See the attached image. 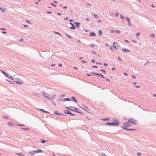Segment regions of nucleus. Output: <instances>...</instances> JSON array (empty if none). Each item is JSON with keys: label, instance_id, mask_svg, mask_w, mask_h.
<instances>
[{"label": "nucleus", "instance_id": "1", "mask_svg": "<svg viewBox=\"0 0 156 156\" xmlns=\"http://www.w3.org/2000/svg\"><path fill=\"white\" fill-rule=\"evenodd\" d=\"M113 121H114V122H107L106 123L105 125L111 126H116L119 124V122L117 120H115V119H114Z\"/></svg>", "mask_w": 156, "mask_h": 156}, {"label": "nucleus", "instance_id": "2", "mask_svg": "<svg viewBox=\"0 0 156 156\" xmlns=\"http://www.w3.org/2000/svg\"><path fill=\"white\" fill-rule=\"evenodd\" d=\"M66 108L70 111H74L76 112H79L77 111V110H80V109L78 108H77L76 107L70 106L69 107H66Z\"/></svg>", "mask_w": 156, "mask_h": 156}, {"label": "nucleus", "instance_id": "3", "mask_svg": "<svg viewBox=\"0 0 156 156\" xmlns=\"http://www.w3.org/2000/svg\"><path fill=\"white\" fill-rule=\"evenodd\" d=\"M131 126L130 125L129 123L127 122H125L123 123L122 126V128H123V129H124V128H128V127L129 126Z\"/></svg>", "mask_w": 156, "mask_h": 156}, {"label": "nucleus", "instance_id": "4", "mask_svg": "<svg viewBox=\"0 0 156 156\" xmlns=\"http://www.w3.org/2000/svg\"><path fill=\"white\" fill-rule=\"evenodd\" d=\"M128 122L130 123H131L133 124L136 125L137 124V121L134 119L133 118H130L128 119Z\"/></svg>", "mask_w": 156, "mask_h": 156}, {"label": "nucleus", "instance_id": "5", "mask_svg": "<svg viewBox=\"0 0 156 156\" xmlns=\"http://www.w3.org/2000/svg\"><path fill=\"white\" fill-rule=\"evenodd\" d=\"M43 97L44 98H46L48 100H49L50 98L49 97V94L46 93L44 92H43L42 93Z\"/></svg>", "mask_w": 156, "mask_h": 156}, {"label": "nucleus", "instance_id": "6", "mask_svg": "<svg viewBox=\"0 0 156 156\" xmlns=\"http://www.w3.org/2000/svg\"><path fill=\"white\" fill-rule=\"evenodd\" d=\"M64 112L66 114H69L71 116H75L76 115H75L73 114L70 111L67 110H64Z\"/></svg>", "mask_w": 156, "mask_h": 156}, {"label": "nucleus", "instance_id": "7", "mask_svg": "<svg viewBox=\"0 0 156 156\" xmlns=\"http://www.w3.org/2000/svg\"><path fill=\"white\" fill-rule=\"evenodd\" d=\"M17 81L16 82V83L18 84H21L23 83V81L21 79L19 78H18Z\"/></svg>", "mask_w": 156, "mask_h": 156}, {"label": "nucleus", "instance_id": "8", "mask_svg": "<svg viewBox=\"0 0 156 156\" xmlns=\"http://www.w3.org/2000/svg\"><path fill=\"white\" fill-rule=\"evenodd\" d=\"M32 95L35 96L36 97L40 98L41 95L40 94H38L37 93H34L32 94Z\"/></svg>", "mask_w": 156, "mask_h": 156}, {"label": "nucleus", "instance_id": "9", "mask_svg": "<svg viewBox=\"0 0 156 156\" xmlns=\"http://www.w3.org/2000/svg\"><path fill=\"white\" fill-rule=\"evenodd\" d=\"M125 18H126V20L127 21H128V25H129V27L131 26V24L130 22V20H129V18L128 17L126 16Z\"/></svg>", "mask_w": 156, "mask_h": 156}, {"label": "nucleus", "instance_id": "10", "mask_svg": "<svg viewBox=\"0 0 156 156\" xmlns=\"http://www.w3.org/2000/svg\"><path fill=\"white\" fill-rule=\"evenodd\" d=\"M116 44H117L115 42H113V47L115 50H117L118 49L116 47Z\"/></svg>", "mask_w": 156, "mask_h": 156}, {"label": "nucleus", "instance_id": "11", "mask_svg": "<svg viewBox=\"0 0 156 156\" xmlns=\"http://www.w3.org/2000/svg\"><path fill=\"white\" fill-rule=\"evenodd\" d=\"M95 34L94 32H91L89 33V35L90 36L92 37H95Z\"/></svg>", "mask_w": 156, "mask_h": 156}, {"label": "nucleus", "instance_id": "12", "mask_svg": "<svg viewBox=\"0 0 156 156\" xmlns=\"http://www.w3.org/2000/svg\"><path fill=\"white\" fill-rule=\"evenodd\" d=\"M54 114H56V115H63V116H65L66 115H64V114H62V113H58V112L57 111H55L54 112Z\"/></svg>", "mask_w": 156, "mask_h": 156}, {"label": "nucleus", "instance_id": "13", "mask_svg": "<svg viewBox=\"0 0 156 156\" xmlns=\"http://www.w3.org/2000/svg\"><path fill=\"white\" fill-rule=\"evenodd\" d=\"M122 50L123 52L126 53L129 52L130 51V50L124 48H122Z\"/></svg>", "mask_w": 156, "mask_h": 156}, {"label": "nucleus", "instance_id": "14", "mask_svg": "<svg viewBox=\"0 0 156 156\" xmlns=\"http://www.w3.org/2000/svg\"><path fill=\"white\" fill-rule=\"evenodd\" d=\"M29 153L31 155H33L34 154H36V151H30L29 152Z\"/></svg>", "mask_w": 156, "mask_h": 156}, {"label": "nucleus", "instance_id": "15", "mask_svg": "<svg viewBox=\"0 0 156 156\" xmlns=\"http://www.w3.org/2000/svg\"><path fill=\"white\" fill-rule=\"evenodd\" d=\"M72 100L76 102H77V101L76 98L75 97H74V96H73V97H72L71 98V99Z\"/></svg>", "mask_w": 156, "mask_h": 156}, {"label": "nucleus", "instance_id": "16", "mask_svg": "<svg viewBox=\"0 0 156 156\" xmlns=\"http://www.w3.org/2000/svg\"><path fill=\"white\" fill-rule=\"evenodd\" d=\"M1 72L6 76L8 77V73L5 71L2 70H0Z\"/></svg>", "mask_w": 156, "mask_h": 156}, {"label": "nucleus", "instance_id": "17", "mask_svg": "<svg viewBox=\"0 0 156 156\" xmlns=\"http://www.w3.org/2000/svg\"><path fill=\"white\" fill-rule=\"evenodd\" d=\"M74 24L77 27L79 28V26L80 25V23L79 22H75L74 23Z\"/></svg>", "mask_w": 156, "mask_h": 156}, {"label": "nucleus", "instance_id": "18", "mask_svg": "<svg viewBox=\"0 0 156 156\" xmlns=\"http://www.w3.org/2000/svg\"><path fill=\"white\" fill-rule=\"evenodd\" d=\"M0 10L2 12H5L6 10V9L5 8H2L0 7Z\"/></svg>", "mask_w": 156, "mask_h": 156}, {"label": "nucleus", "instance_id": "19", "mask_svg": "<svg viewBox=\"0 0 156 156\" xmlns=\"http://www.w3.org/2000/svg\"><path fill=\"white\" fill-rule=\"evenodd\" d=\"M124 129L127 130V131H130V130H132V131H135L136 130V129H129V128H124Z\"/></svg>", "mask_w": 156, "mask_h": 156}, {"label": "nucleus", "instance_id": "20", "mask_svg": "<svg viewBox=\"0 0 156 156\" xmlns=\"http://www.w3.org/2000/svg\"><path fill=\"white\" fill-rule=\"evenodd\" d=\"M18 78H16L15 77H13V79H12V80L14 82L16 83L17 82V80Z\"/></svg>", "mask_w": 156, "mask_h": 156}, {"label": "nucleus", "instance_id": "21", "mask_svg": "<svg viewBox=\"0 0 156 156\" xmlns=\"http://www.w3.org/2000/svg\"><path fill=\"white\" fill-rule=\"evenodd\" d=\"M36 151V153L37 154V153H39V152H43V151L42 150H41L39 149H37V151Z\"/></svg>", "mask_w": 156, "mask_h": 156}, {"label": "nucleus", "instance_id": "22", "mask_svg": "<svg viewBox=\"0 0 156 156\" xmlns=\"http://www.w3.org/2000/svg\"><path fill=\"white\" fill-rule=\"evenodd\" d=\"M99 36H101L102 35L103 32L101 30H99L98 31Z\"/></svg>", "mask_w": 156, "mask_h": 156}, {"label": "nucleus", "instance_id": "23", "mask_svg": "<svg viewBox=\"0 0 156 156\" xmlns=\"http://www.w3.org/2000/svg\"><path fill=\"white\" fill-rule=\"evenodd\" d=\"M71 99L70 98H65L64 99L63 101H71Z\"/></svg>", "mask_w": 156, "mask_h": 156}, {"label": "nucleus", "instance_id": "24", "mask_svg": "<svg viewBox=\"0 0 156 156\" xmlns=\"http://www.w3.org/2000/svg\"><path fill=\"white\" fill-rule=\"evenodd\" d=\"M41 143H42V144H44V143H46V142H47V141H48V140H43V139H41Z\"/></svg>", "mask_w": 156, "mask_h": 156}, {"label": "nucleus", "instance_id": "25", "mask_svg": "<svg viewBox=\"0 0 156 156\" xmlns=\"http://www.w3.org/2000/svg\"><path fill=\"white\" fill-rule=\"evenodd\" d=\"M39 110L43 112L44 113H49V112L45 111L43 109H39Z\"/></svg>", "mask_w": 156, "mask_h": 156}, {"label": "nucleus", "instance_id": "26", "mask_svg": "<svg viewBox=\"0 0 156 156\" xmlns=\"http://www.w3.org/2000/svg\"><path fill=\"white\" fill-rule=\"evenodd\" d=\"M79 111H81V110H77V111L79 112H78V113H79L81 114V115H83L84 114V113L82 112H80Z\"/></svg>", "mask_w": 156, "mask_h": 156}, {"label": "nucleus", "instance_id": "27", "mask_svg": "<svg viewBox=\"0 0 156 156\" xmlns=\"http://www.w3.org/2000/svg\"><path fill=\"white\" fill-rule=\"evenodd\" d=\"M76 28V26L74 25H72L70 27V29H75Z\"/></svg>", "mask_w": 156, "mask_h": 156}, {"label": "nucleus", "instance_id": "28", "mask_svg": "<svg viewBox=\"0 0 156 156\" xmlns=\"http://www.w3.org/2000/svg\"><path fill=\"white\" fill-rule=\"evenodd\" d=\"M110 118L108 117V118H107L103 119V120L105 121H109L110 120Z\"/></svg>", "mask_w": 156, "mask_h": 156}, {"label": "nucleus", "instance_id": "29", "mask_svg": "<svg viewBox=\"0 0 156 156\" xmlns=\"http://www.w3.org/2000/svg\"><path fill=\"white\" fill-rule=\"evenodd\" d=\"M98 76H100L101 77L103 78H105V77L103 75H102L101 73H98Z\"/></svg>", "mask_w": 156, "mask_h": 156}, {"label": "nucleus", "instance_id": "30", "mask_svg": "<svg viewBox=\"0 0 156 156\" xmlns=\"http://www.w3.org/2000/svg\"><path fill=\"white\" fill-rule=\"evenodd\" d=\"M21 129L23 130H27L29 129L28 128H21Z\"/></svg>", "mask_w": 156, "mask_h": 156}, {"label": "nucleus", "instance_id": "31", "mask_svg": "<svg viewBox=\"0 0 156 156\" xmlns=\"http://www.w3.org/2000/svg\"><path fill=\"white\" fill-rule=\"evenodd\" d=\"M90 47H96V45H95V44H91L90 45Z\"/></svg>", "mask_w": 156, "mask_h": 156}, {"label": "nucleus", "instance_id": "32", "mask_svg": "<svg viewBox=\"0 0 156 156\" xmlns=\"http://www.w3.org/2000/svg\"><path fill=\"white\" fill-rule=\"evenodd\" d=\"M92 15L94 16L95 18H98V16L97 15H95L94 13H92Z\"/></svg>", "mask_w": 156, "mask_h": 156}, {"label": "nucleus", "instance_id": "33", "mask_svg": "<svg viewBox=\"0 0 156 156\" xmlns=\"http://www.w3.org/2000/svg\"><path fill=\"white\" fill-rule=\"evenodd\" d=\"M8 77L9 79H11L12 80V79H13V77L11 76H9L8 75V77Z\"/></svg>", "mask_w": 156, "mask_h": 156}, {"label": "nucleus", "instance_id": "34", "mask_svg": "<svg viewBox=\"0 0 156 156\" xmlns=\"http://www.w3.org/2000/svg\"><path fill=\"white\" fill-rule=\"evenodd\" d=\"M91 74L93 75H94L98 76V73H94V72H91Z\"/></svg>", "mask_w": 156, "mask_h": 156}, {"label": "nucleus", "instance_id": "35", "mask_svg": "<svg viewBox=\"0 0 156 156\" xmlns=\"http://www.w3.org/2000/svg\"><path fill=\"white\" fill-rule=\"evenodd\" d=\"M54 33H55V34H58L60 35L61 36H62V35L60 33H59V32H55V31H54Z\"/></svg>", "mask_w": 156, "mask_h": 156}, {"label": "nucleus", "instance_id": "36", "mask_svg": "<svg viewBox=\"0 0 156 156\" xmlns=\"http://www.w3.org/2000/svg\"><path fill=\"white\" fill-rule=\"evenodd\" d=\"M8 125H9V126H12V123L11 122H8Z\"/></svg>", "mask_w": 156, "mask_h": 156}, {"label": "nucleus", "instance_id": "37", "mask_svg": "<svg viewBox=\"0 0 156 156\" xmlns=\"http://www.w3.org/2000/svg\"><path fill=\"white\" fill-rule=\"evenodd\" d=\"M100 71L101 72H104L105 74L106 73V72L104 69H101L100 70Z\"/></svg>", "mask_w": 156, "mask_h": 156}, {"label": "nucleus", "instance_id": "38", "mask_svg": "<svg viewBox=\"0 0 156 156\" xmlns=\"http://www.w3.org/2000/svg\"><path fill=\"white\" fill-rule=\"evenodd\" d=\"M150 64L149 62V61H147L146 63H145L144 64V65L146 66V65H147V64Z\"/></svg>", "mask_w": 156, "mask_h": 156}, {"label": "nucleus", "instance_id": "39", "mask_svg": "<svg viewBox=\"0 0 156 156\" xmlns=\"http://www.w3.org/2000/svg\"><path fill=\"white\" fill-rule=\"evenodd\" d=\"M120 18L121 19L124 20V17L121 14L120 15Z\"/></svg>", "mask_w": 156, "mask_h": 156}, {"label": "nucleus", "instance_id": "40", "mask_svg": "<svg viewBox=\"0 0 156 156\" xmlns=\"http://www.w3.org/2000/svg\"><path fill=\"white\" fill-rule=\"evenodd\" d=\"M2 117L3 118L5 119H8V118L7 116H2Z\"/></svg>", "mask_w": 156, "mask_h": 156}, {"label": "nucleus", "instance_id": "41", "mask_svg": "<svg viewBox=\"0 0 156 156\" xmlns=\"http://www.w3.org/2000/svg\"><path fill=\"white\" fill-rule=\"evenodd\" d=\"M155 34H152L150 35V37L154 38L155 37Z\"/></svg>", "mask_w": 156, "mask_h": 156}, {"label": "nucleus", "instance_id": "42", "mask_svg": "<svg viewBox=\"0 0 156 156\" xmlns=\"http://www.w3.org/2000/svg\"><path fill=\"white\" fill-rule=\"evenodd\" d=\"M119 14L118 12H116L115 14V17H117L118 16Z\"/></svg>", "mask_w": 156, "mask_h": 156}, {"label": "nucleus", "instance_id": "43", "mask_svg": "<svg viewBox=\"0 0 156 156\" xmlns=\"http://www.w3.org/2000/svg\"><path fill=\"white\" fill-rule=\"evenodd\" d=\"M16 154L19 156H21L22 155V154L21 153H17Z\"/></svg>", "mask_w": 156, "mask_h": 156}, {"label": "nucleus", "instance_id": "44", "mask_svg": "<svg viewBox=\"0 0 156 156\" xmlns=\"http://www.w3.org/2000/svg\"><path fill=\"white\" fill-rule=\"evenodd\" d=\"M26 22L27 23H29V24H31V22L30 21H29V20H26Z\"/></svg>", "mask_w": 156, "mask_h": 156}, {"label": "nucleus", "instance_id": "45", "mask_svg": "<svg viewBox=\"0 0 156 156\" xmlns=\"http://www.w3.org/2000/svg\"><path fill=\"white\" fill-rule=\"evenodd\" d=\"M17 125L19 126H25V125H24L23 124H18Z\"/></svg>", "mask_w": 156, "mask_h": 156}, {"label": "nucleus", "instance_id": "46", "mask_svg": "<svg viewBox=\"0 0 156 156\" xmlns=\"http://www.w3.org/2000/svg\"><path fill=\"white\" fill-rule=\"evenodd\" d=\"M96 64L97 65H98V64H100V65H102V63H99V62H96Z\"/></svg>", "mask_w": 156, "mask_h": 156}, {"label": "nucleus", "instance_id": "47", "mask_svg": "<svg viewBox=\"0 0 156 156\" xmlns=\"http://www.w3.org/2000/svg\"><path fill=\"white\" fill-rule=\"evenodd\" d=\"M120 32V31H119V30H116V31H115V33H116V34H119V33Z\"/></svg>", "mask_w": 156, "mask_h": 156}, {"label": "nucleus", "instance_id": "48", "mask_svg": "<svg viewBox=\"0 0 156 156\" xmlns=\"http://www.w3.org/2000/svg\"><path fill=\"white\" fill-rule=\"evenodd\" d=\"M62 100V99H58L57 100V101L58 102Z\"/></svg>", "mask_w": 156, "mask_h": 156}, {"label": "nucleus", "instance_id": "49", "mask_svg": "<svg viewBox=\"0 0 156 156\" xmlns=\"http://www.w3.org/2000/svg\"><path fill=\"white\" fill-rule=\"evenodd\" d=\"M118 60H119L120 61H122V60H121V58L119 56H118Z\"/></svg>", "mask_w": 156, "mask_h": 156}, {"label": "nucleus", "instance_id": "50", "mask_svg": "<svg viewBox=\"0 0 156 156\" xmlns=\"http://www.w3.org/2000/svg\"><path fill=\"white\" fill-rule=\"evenodd\" d=\"M137 154L138 155L140 156L141 155V153L140 152H137Z\"/></svg>", "mask_w": 156, "mask_h": 156}, {"label": "nucleus", "instance_id": "51", "mask_svg": "<svg viewBox=\"0 0 156 156\" xmlns=\"http://www.w3.org/2000/svg\"><path fill=\"white\" fill-rule=\"evenodd\" d=\"M140 32H138L136 34V36H138L140 34Z\"/></svg>", "mask_w": 156, "mask_h": 156}, {"label": "nucleus", "instance_id": "52", "mask_svg": "<svg viewBox=\"0 0 156 156\" xmlns=\"http://www.w3.org/2000/svg\"><path fill=\"white\" fill-rule=\"evenodd\" d=\"M51 5L53 6L54 7H56V5H55L53 3H50V4Z\"/></svg>", "mask_w": 156, "mask_h": 156}, {"label": "nucleus", "instance_id": "53", "mask_svg": "<svg viewBox=\"0 0 156 156\" xmlns=\"http://www.w3.org/2000/svg\"><path fill=\"white\" fill-rule=\"evenodd\" d=\"M62 65L61 64L59 63L58 65V66L59 67H61L62 66Z\"/></svg>", "mask_w": 156, "mask_h": 156}, {"label": "nucleus", "instance_id": "54", "mask_svg": "<svg viewBox=\"0 0 156 156\" xmlns=\"http://www.w3.org/2000/svg\"><path fill=\"white\" fill-rule=\"evenodd\" d=\"M53 2L54 3H56V4H57V3H58V2L56 1H55V0L54 1H53Z\"/></svg>", "mask_w": 156, "mask_h": 156}, {"label": "nucleus", "instance_id": "55", "mask_svg": "<svg viewBox=\"0 0 156 156\" xmlns=\"http://www.w3.org/2000/svg\"><path fill=\"white\" fill-rule=\"evenodd\" d=\"M103 65L105 66L106 67L108 66V64L106 63H104L103 64Z\"/></svg>", "mask_w": 156, "mask_h": 156}, {"label": "nucleus", "instance_id": "56", "mask_svg": "<svg viewBox=\"0 0 156 156\" xmlns=\"http://www.w3.org/2000/svg\"><path fill=\"white\" fill-rule=\"evenodd\" d=\"M92 67L93 68H97V66H92Z\"/></svg>", "mask_w": 156, "mask_h": 156}, {"label": "nucleus", "instance_id": "57", "mask_svg": "<svg viewBox=\"0 0 156 156\" xmlns=\"http://www.w3.org/2000/svg\"><path fill=\"white\" fill-rule=\"evenodd\" d=\"M132 77L134 79H135L136 78L135 76L133 75H132Z\"/></svg>", "mask_w": 156, "mask_h": 156}, {"label": "nucleus", "instance_id": "58", "mask_svg": "<svg viewBox=\"0 0 156 156\" xmlns=\"http://www.w3.org/2000/svg\"><path fill=\"white\" fill-rule=\"evenodd\" d=\"M101 156H106V155L105 153H102L101 154Z\"/></svg>", "mask_w": 156, "mask_h": 156}, {"label": "nucleus", "instance_id": "59", "mask_svg": "<svg viewBox=\"0 0 156 156\" xmlns=\"http://www.w3.org/2000/svg\"><path fill=\"white\" fill-rule=\"evenodd\" d=\"M91 62L92 63H94L95 62V60L94 59H92Z\"/></svg>", "mask_w": 156, "mask_h": 156}, {"label": "nucleus", "instance_id": "60", "mask_svg": "<svg viewBox=\"0 0 156 156\" xmlns=\"http://www.w3.org/2000/svg\"><path fill=\"white\" fill-rule=\"evenodd\" d=\"M110 49L112 51H113V49L111 46H110Z\"/></svg>", "mask_w": 156, "mask_h": 156}, {"label": "nucleus", "instance_id": "61", "mask_svg": "<svg viewBox=\"0 0 156 156\" xmlns=\"http://www.w3.org/2000/svg\"><path fill=\"white\" fill-rule=\"evenodd\" d=\"M65 95H66V94H62L60 96V97L65 96Z\"/></svg>", "mask_w": 156, "mask_h": 156}, {"label": "nucleus", "instance_id": "62", "mask_svg": "<svg viewBox=\"0 0 156 156\" xmlns=\"http://www.w3.org/2000/svg\"><path fill=\"white\" fill-rule=\"evenodd\" d=\"M56 95H54L52 96V98L54 99Z\"/></svg>", "mask_w": 156, "mask_h": 156}, {"label": "nucleus", "instance_id": "63", "mask_svg": "<svg viewBox=\"0 0 156 156\" xmlns=\"http://www.w3.org/2000/svg\"><path fill=\"white\" fill-rule=\"evenodd\" d=\"M124 74L125 75V76H128L127 73H124Z\"/></svg>", "mask_w": 156, "mask_h": 156}, {"label": "nucleus", "instance_id": "64", "mask_svg": "<svg viewBox=\"0 0 156 156\" xmlns=\"http://www.w3.org/2000/svg\"><path fill=\"white\" fill-rule=\"evenodd\" d=\"M77 41L78 42H79V43H80L81 42V41L80 40H79V39H77Z\"/></svg>", "mask_w": 156, "mask_h": 156}]
</instances>
